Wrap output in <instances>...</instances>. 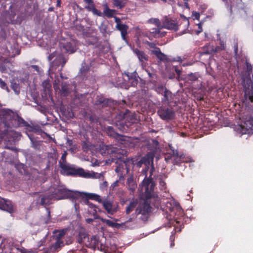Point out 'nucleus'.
<instances>
[{
	"mask_svg": "<svg viewBox=\"0 0 253 253\" xmlns=\"http://www.w3.org/2000/svg\"><path fill=\"white\" fill-rule=\"evenodd\" d=\"M153 170L154 167L152 165L150 171L149 177H146L140 185V192L144 195L146 200L143 201L142 203H140L136 208L135 214H132L131 217L124 222V224L126 226H131L130 228H133L140 221L147 220L150 211V206L148 200L151 199L150 202H153V200H155L157 201V203L155 204L156 206L159 207L160 200L154 191L155 184L151 178Z\"/></svg>",
	"mask_w": 253,
	"mask_h": 253,
	"instance_id": "obj_1",
	"label": "nucleus"
},
{
	"mask_svg": "<svg viewBox=\"0 0 253 253\" xmlns=\"http://www.w3.org/2000/svg\"><path fill=\"white\" fill-rule=\"evenodd\" d=\"M82 193L78 191L70 190L63 185H60L58 181L54 184L45 192L44 195H40L37 199V203L42 205L50 204L52 200H59L69 199L75 200L80 197Z\"/></svg>",
	"mask_w": 253,
	"mask_h": 253,
	"instance_id": "obj_2",
	"label": "nucleus"
},
{
	"mask_svg": "<svg viewBox=\"0 0 253 253\" xmlns=\"http://www.w3.org/2000/svg\"><path fill=\"white\" fill-rule=\"evenodd\" d=\"M100 152L103 156L108 154L111 155V162H115L116 164L115 170L119 176V180H124V175L128 172L129 168L133 164V159L123 158V155L120 154V150H112L111 146L107 145L102 146L100 149Z\"/></svg>",
	"mask_w": 253,
	"mask_h": 253,
	"instance_id": "obj_3",
	"label": "nucleus"
},
{
	"mask_svg": "<svg viewBox=\"0 0 253 253\" xmlns=\"http://www.w3.org/2000/svg\"><path fill=\"white\" fill-rule=\"evenodd\" d=\"M159 184L160 189L164 192L163 197L168 200L167 202L163 201V203L166 204V207L163 209L166 208V211L169 214L170 218L173 217V221L171 220V222L175 229H176L178 225L180 223V221L178 220V217L183 216V210L179 203L171 198L170 194L167 191L166 182L162 179H160Z\"/></svg>",
	"mask_w": 253,
	"mask_h": 253,
	"instance_id": "obj_4",
	"label": "nucleus"
},
{
	"mask_svg": "<svg viewBox=\"0 0 253 253\" xmlns=\"http://www.w3.org/2000/svg\"><path fill=\"white\" fill-rule=\"evenodd\" d=\"M67 153L65 152L62 155L61 160L59 162L60 167L63 173L67 175H78L85 178H100L102 176L101 173H98L92 171L85 170L83 168H76L69 165L65 162Z\"/></svg>",
	"mask_w": 253,
	"mask_h": 253,
	"instance_id": "obj_5",
	"label": "nucleus"
},
{
	"mask_svg": "<svg viewBox=\"0 0 253 253\" xmlns=\"http://www.w3.org/2000/svg\"><path fill=\"white\" fill-rule=\"evenodd\" d=\"M0 115L2 116L3 123L8 127H16L19 126H26L28 125L22 118L10 110H1Z\"/></svg>",
	"mask_w": 253,
	"mask_h": 253,
	"instance_id": "obj_6",
	"label": "nucleus"
},
{
	"mask_svg": "<svg viewBox=\"0 0 253 253\" xmlns=\"http://www.w3.org/2000/svg\"><path fill=\"white\" fill-rule=\"evenodd\" d=\"M48 59L49 61L53 59L48 70L49 75L52 79V74H55L56 71H61L62 70L66 63V60L63 57L62 54H57L56 52H54L49 55L48 57Z\"/></svg>",
	"mask_w": 253,
	"mask_h": 253,
	"instance_id": "obj_7",
	"label": "nucleus"
},
{
	"mask_svg": "<svg viewBox=\"0 0 253 253\" xmlns=\"http://www.w3.org/2000/svg\"><path fill=\"white\" fill-rule=\"evenodd\" d=\"M85 245L89 248L103 251L104 253H111V251H112V249L103 245L99 241V237L97 236H92L90 238L88 237L86 242H85Z\"/></svg>",
	"mask_w": 253,
	"mask_h": 253,
	"instance_id": "obj_8",
	"label": "nucleus"
},
{
	"mask_svg": "<svg viewBox=\"0 0 253 253\" xmlns=\"http://www.w3.org/2000/svg\"><path fill=\"white\" fill-rule=\"evenodd\" d=\"M235 129L240 136L244 134H249L253 131V119L251 117L246 118L244 122L235 126Z\"/></svg>",
	"mask_w": 253,
	"mask_h": 253,
	"instance_id": "obj_9",
	"label": "nucleus"
},
{
	"mask_svg": "<svg viewBox=\"0 0 253 253\" xmlns=\"http://www.w3.org/2000/svg\"><path fill=\"white\" fill-rule=\"evenodd\" d=\"M162 26L161 28L168 30L176 31L178 30V22L176 19H172L168 16H165L162 20Z\"/></svg>",
	"mask_w": 253,
	"mask_h": 253,
	"instance_id": "obj_10",
	"label": "nucleus"
},
{
	"mask_svg": "<svg viewBox=\"0 0 253 253\" xmlns=\"http://www.w3.org/2000/svg\"><path fill=\"white\" fill-rule=\"evenodd\" d=\"M158 114L163 120L171 119L174 116V112L171 109L165 107H161L158 111Z\"/></svg>",
	"mask_w": 253,
	"mask_h": 253,
	"instance_id": "obj_11",
	"label": "nucleus"
},
{
	"mask_svg": "<svg viewBox=\"0 0 253 253\" xmlns=\"http://www.w3.org/2000/svg\"><path fill=\"white\" fill-rule=\"evenodd\" d=\"M153 155L152 153H148L145 156L142 157L140 161L137 162H135L133 160L134 163L132 165H136L138 167H141L142 164H145L146 166L148 167V166L152 163L153 164Z\"/></svg>",
	"mask_w": 253,
	"mask_h": 253,
	"instance_id": "obj_12",
	"label": "nucleus"
},
{
	"mask_svg": "<svg viewBox=\"0 0 253 253\" xmlns=\"http://www.w3.org/2000/svg\"><path fill=\"white\" fill-rule=\"evenodd\" d=\"M63 49L65 51L69 53H73L75 52L77 49V43L75 41H72L66 43H61Z\"/></svg>",
	"mask_w": 253,
	"mask_h": 253,
	"instance_id": "obj_13",
	"label": "nucleus"
},
{
	"mask_svg": "<svg viewBox=\"0 0 253 253\" xmlns=\"http://www.w3.org/2000/svg\"><path fill=\"white\" fill-rule=\"evenodd\" d=\"M0 209L11 213L14 212V209L11 202L9 201L0 200Z\"/></svg>",
	"mask_w": 253,
	"mask_h": 253,
	"instance_id": "obj_14",
	"label": "nucleus"
},
{
	"mask_svg": "<svg viewBox=\"0 0 253 253\" xmlns=\"http://www.w3.org/2000/svg\"><path fill=\"white\" fill-rule=\"evenodd\" d=\"M84 204L88 206L87 211L89 215H92L94 218H97V207L93 204L90 203L88 199H84L83 201Z\"/></svg>",
	"mask_w": 253,
	"mask_h": 253,
	"instance_id": "obj_15",
	"label": "nucleus"
},
{
	"mask_svg": "<svg viewBox=\"0 0 253 253\" xmlns=\"http://www.w3.org/2000/svg\"><path fill=\"white\" fill-rule=\"evenodd\" d=\"M170 149L172 151V156L171 157L175 161L176 163H178V161H182L183 162H192L191 158H188L186 160H184L185 156L183 154H181L179 156L178 152L177 150L172 149L170 147Z\"/></svg>",
	"mask_w": 253,
	"mask_h": 253,
	"instance_id": "obj_16",
	"label": "nucleus"
},
{
	"mask_svg": "<svg viewBox=\"0 0 253 253\" xmlns=\"http://www.w3.org/2000/svg\"><path fill=\"white\" fill-rule=\"evenodd\" d=\"M101 203L108 213L113 214L116 211V210L113 208L112 201L105 199L104 200H102Z\"/></svg>",
	"mask_w": 253,
	"mask_h": 253,
	"instance_id": "obj_17",
	"label": "nucleus"
},
{
	"mask_svg": "<svg viewBox=\"0 0 253 253\" xmlns=\"http://www.w3.org/2000/svg\"><path fill=\"white\" fill-rule=\"evenodd\" d=\"M55 80L54 81V89L56 91H57V90H60L62 94H63L64 96L66 95L68 92L67 85L66 84H63L62 85L61 89L60 90V88H59V81L58 80V77L55 75Z\"/></svg>",
	"mask_w": 253,
	"mask_h": 253,
	"instance_id": "obj_18",
	"label": "nucleus"
},
{
	"mask_svg": "<svg viewBox=\"0 0 253 253\" xmlns=\"http://www.w3.org/2000/svg\"><path fill=\"white\" fill-rule=\"evenodd\" d=\"M77 233L78 237V242L85 244V242H86L87 238L88 237L87 236L85 229L80 228L77 230Z\"/></svg>",
	"mask_w": 253,
	"mask_h": 253,
	"instance_id": "obj_19",
	"label": "nucleus"
},
{
	"mask_svg": "<svg viewBox=\"0 0 253 253\" xmlns=\"http://www.w3.org/2000/svg\"><path fill=\"white\" fill-rule=\"evenodd\" d=\"M82 193V196L80 197H84L85 196L87 199H89L90 200H94L95 201L98 202L99 203L102 202V199L101 197L96 194L94 193H85V192H81Z\"/></svg>",
	"mask_w": 253,
	"mask_h": 253,
	"instance_id": "obj_20",
	"label": "nucleus"
},
{
	"mask_svg": "<svg viewBox=\"0 0 253 253\" xmlns=\"http://www.w3.org/2000/svg\"><path fill=\"white\" fill-rule=\"evenodd\" d=\"M219 44L220 46H216L215 48H213V47H211V45L209 44L208 47H210V48L208 49L207 53L208 54H211L212 53L217 52L219 51L224 50L225 49L226 44L225 42L221 40H219Z\"/></svg>",
	"mask_w": 253,
	"mask_h": 253,
	"instance_id": "obj_21",
	"label": "nucleus"
},
{
	"mask_svg": "<svg viewBox=\"0 0 253 253\" xmlns=\"http://www.w3.org/2000/svg\"><path fill=\"white\" fill-rule=\"evenodd\" d=\"M132 50L134 53L136 55L139 61L141 62L142 64L148 60L147 55L143 51H140L137 48H132Z\"/></svg>",
	"mask_w": 253,
	"mask_h": 253,
	"instance_id": "obj_22",
	"label": "nucleus"
},
{
	"mask_svg": "<svg viewBox=\"0 0 253 253\" xmlns=\"http://www.w3.org/2000/svg\"><path fill=\"white\" fill-rule=\"evenodd\" d=\"M64 243L61 240H57L56 242L50 248L48 253H54L58 252L60 248L63 247Z\"/></svg>",
	"mask_w": 253,
	"mask_h": 253,
	"instance_id": "obj_23",
	"label": "nucleus"
},
{
	"mask_svg": "<svg viewBox=\"0 0 253 253\" xmlns=\"http://www.w3.org/2000/svg\"><path fill=\"white\" fill-rule=\"evenodd\" d=\"M126 185L128 189L131 192H133L135 190V189L137 187V185L135 182L134 181L133 179V176L132 175L129 176L127 179Z\"/></svg>",
	"mask_w": 253,
	"mask_h": 253,
	"instance_id": "obj_24",
	"label": "nucleus"
},
{
	"mask_svg": "<svg viewBox=\"0 0 253 253\" xmlns=\"http://www.w3.org/2000/svg\"><path fill=\"white\" fill-rule=\"evenodd\" d=\"M162 28H163L161 27L153 28L151 30L150 33L153 35V36H154L155 38L163 37L165 36V35L166 34V32H161L160 30L162 29Z\"/></svg>",
	"mask_w": 253,
	"mask_h": 253,
	"instance_id": "obj_25",
	"label": "nucleus"
},
{
	"mask_svg": "<svg viewBox=\"0 0 253 253\" xmlns=\"http://www.w3.org/2000/svg\"><path fill=\"white\" fill-rule=\"evenodd\" d=\"M251 88L250 87L245 88V95L246 97H248L251 102H253V82L251 83Z\"/></svg>",
	"mask_w": 253,
	"mask_h": 253,
	"instance_id": "obj_26",
	"label": "nucleus"
},
{
	"mask_svg": "<svg viewBox=\"0 0 253 253\" xmlns=\"http://www.w3.org/2000/svg\"><path fill=\"white\" fill-rule=\"evenodd\" d=\"M100 220L103 223H106L108 226L118 228L120 227V225L118 223H115L113 221L109 219H104L103 218H99Z\"/></svg>",
	"mask_w": 253,
	"mask_h": 253,
	"instance_id": "obj_27",
	"label": "nucleus"
},
{
	"mask_svg": "<svg viewBox=\"0 0 253 253\" xmlns=\"http://www.w3.org/2000/svg\"><path fill=\"white\" fill-rule=\"evenodd\" d=\"M115 7L122 9L126 3L127 0H112Z\"/></svg>",
	"mask_w": 253,
	"mask_h": 253,
	"instance_id": "obj_28",
	"label": "nucleus"
},
{
	"mask_svg": "<svg viewBox=\"0 0 253 253\" xmlns=\"http://www.w3.org/2000/svg\"><path fill=\"white\" fill-rule=\"evenodd\" d=\"M116 28L121 31V35H127L128 27L124 24H119L116 25Z\"/></svg>",
	"mask_w": 253,
	"mask_h": 253,
	"instance_id": "obj_29",
	"label": "nucleus"
},
{
	"mask_svg": "<svg viewBox=\"0 0 253 253\" xmlns=\"http://www.w3.org/2000/svg\"><path fill=\"white\" fill-rule=\"evenodd\" d=\"M42 87L44 89L45 93H49L51 90V85L50 83V81L49 80H45L42 83Z\"/></svg>",
	"mask_w": 253,
	"mask_h": 253,
	"instance_id": "obj_30",
	"label": "nucleus"
},
{
	"mask_svg": "<svg viewBox=\"0 0 253 253\" xmlns=\"http://www.w3.org/2000/svg\"><path fill=\"white\" fill-rule=\"evenodd\" d=\"M137 205V200L131 201L129 203V205L126 207V213L129 214L136 207Z\"/></svg>",
	"mask_w": 253,
	"mask_h": 253,
	"instance_id": "obj_31",
	"label": "nucleus"
},
{
	"mask_svg": "<svg viewBox=\"0 0 253 253\" xmlns=\"http://www.w3.org/2000/svg\"><path fill=\"white\" fill-rule=\"evenodd\" d=\"M103 13L107 17H111L115 14L116 10L109 8L106 5L104 8Z\"/></svg>",
	"mask_w": 253,
	"mask_h": 253,
	"instance_id": "obj_32",
	"label": "nucleus"
},
{
	"mask_svg": "<svg viewBox=\"0 0 253 253\" xmlns=\"http://www.w3.org/2000/svg\"><path fill=\"white\" fill-rule=\"evenodd\" d=\"M28 68L30 71H36L37 74L39 75H41V74L42 73V69L37 65H31L28 67Z\"/></svg>",
	"mask_w": 253,
	"mask_h": 253,
	"instance_id": "obj_33",
	"label": "nucleus"
},
{
	"mask_svg": "<svg viewBox=\"0 0 253 253\" xmlns=\"http://www.w3.org/2000/svg\"><path fill=\"white\" fill-rule=\"evenodd\" d=\"M86 8H87L89 10L92 11V12L93 13V14H94L95 15H97L98 16H101V12L99 10H97L96 8H95L94 7V4H93L91 6H88L87 7H86Z\"/></svg>",
	"mask_w": 253,
	"mask_h": 253,
	"instance_id": "obj_34",
	"label": "nucleus"
},
{
	"mask_svg": "<svg viewBox=\"0 0 253 253\" xmlns=\"http://www.w3.org/2000/svg\"><path fill=\"white\" fill-rule=\"evenodd\" d=\"M153 52L160 60H163L165 59V55L161 52L159 49H156L153 51Z\"/></svg>",
	"mask_w": 253,
	"mask_h": 253,
	"instance_id": "obj_35",
	"label": "nucleus"
},
{
	"mask_svg": "<svg viewBox=\"0 0 253 253\" xmlns=\"http://www.w3.org/2000/svg\"><path fill=\"white\" fill-rule=\"evenodd\" d=\"M148 21L149 23L154 24L158 28L162 27V25H161L159 19L158 18H152L149 19Z\"/></svg>",
	"mask_w": 253,
	"mask_h": 253,
	"instance_id": "obj_36",
	"label": "nucleus"
},
{
	"mask_svg": "<svg viewBox=\"0 0 253 253\" xmlns=\"http://www.w3.org/2000/svg\"><path fill=\"white\" fill-rule=\"evenodd\" d=\"M126 75L132 85H135L137 84V80L136 79V77H132V76H130L128 73L126 74Z\"/></svg>",
	"mask_w": 253,
	"mask_h": 253,
	"instance_id": "obj_37",
	"label": "nucleus"
},
{
	"mask_svg": "<svg viewBox=\"0 0 253 253\" xmlns=\"http://www.w3.org/2000/svg\"><path fill=\"white\" fill-rule=\"evenodd\" d=\"M11 88L13 89V90L14 91V92L16 94H18L20 91L19 84L16 83L11 82Z\"/></svg>",
	"mask_w": 253,
	"mask_h": 253,
	"instance_id": "obj_38",
	"label": "nucleus"
},
{
	"mask_svg": "<svg viewBox=\"0 0 253 253\" xmlns=\"http://www.w3.org/2000/svg\"><path fill=\"white\" fill-rule=\"evenodd\" d=\"M170 95L171 93L167 89H165L164 93V98L162 100L164 101H169Z\"/></svg>",
	"mask_w": 253,
	"mask_h": 253,
	"instance_id": "obj_39",
	"label": "nucleus"
},
{
	"mask_svg": "<svg viewBox=\"0 0 253 253\" xmlns=\"http://www.w3.org/2000/svg\"><path fill=\"white\" fill-rule=\"evenodd\" d=\"M0 87L3 89L7 90V92H9V89L7 87L6 83L3 81L1 79H0Z\"/></svg>",
	"mask_w": 253,
	"mask_h": 253,
	"instance_id": "obj_40",
	"label": "nucleus"
},
{
	"mask_svg": "<svg viewBox=\"0 0 253 253\" xmlns=\"http://www.w3.org/2000/svg\"><path fill=\"white\" fill-rule=\"evenodd\" d=\"M84 151H87L90 149V144L88 142H84L82 145Z\"/></svg>",
	"mask_w": 253,
	"mask_h": 253,
	"instance_id": "obj_41",
	"label": "nucleus"
},
{
	"mask_svg": "<svg viewBox=\"0 0 253 253\" xmlns=\"http://www.w3.org/2000/svg\"><path fill=\"white\" fill-rule=\"evenodd\" d=\"M180 16L183 18V24H184V27L187 28L189 25L188 19L183 15H181Z\"/></svg>",
	"mask_w": 253,
	"mask_h": 253,
	"instance_id": "obj_42",
	"label": "nucleus"
},
{
	"mask_svg": "<svg viewBox=\"0 0 253 253\" xmlns=\"http://www.w3.org/2000/svg\"><path fill=\"white\" fill-rule=\"evenodd\" d=\"M246 67H247V71L248 72V74L250 75L251 73L252 72L253 68L251 64H250L249 62L247 61L246 62Z\"/></svg>",
	"mask_w": 253,
	"mask_h": 253,
	"instance_id": "obj_43",
	"label": "nucleus"
},
{
	"mask_svg": "<svg viewBox=\"0 0 253 253\" xmlns=\"http://www.w3.org/2000/svg\"><path fill=\"white\" fill-rule=\"evenodd\" d=\"M55 234V236H56V240L58 239L60 240V238L64 235V232L63 231L56 232Z\"/></svg>",
	"mask_w": 253,
	"mask_h": 253,
	"instance_id": "obj_44",
	"label": "nucleus"
},
{
	"mask_svg": "<svg viewBox=\"0 0 253 253\" xmlns=\"http://www.w3.org/2000/svg\"><path fill=\"white\" fill-rule=\"evenodd\" d=\"M84 65H85V64H82V66L80 69V74L81 75H83L88 70V67L87 66H84Z\"/></svg>",
	"mask_w": 253,
	"mask_h": 253,
	"instance_id": "obj_45",
	"label": "nucleus"
},
{
	"mask_svg": "<svg viewBox=\"0 0 253 253\" xmlns=\"http://www.w3.org/2000/svg\"><path fill=\"white\" fill-rule=\"evenodd\" d=\"M28 137H29V139H30V140L31 141V143L32 144L34 148H36L37 147V144L38 143V142H37L36 141H35L34 140V138L32 136H31L30 135H28Z\"/></svg>",
	"mask_w": 253,
	"mask_h": 253,
	"instance_id": "obj_46",
	"label": "nucleus"
},
{
	"mask_svg": "<svg viewBox=\"0 0 253 253\" xmlns=\"http://www.w3.org/2000/svg\"><path fill=\"white\" fill-rule=\"evenodd\" d=\"M18 250L20 251V253H35V252L32 250H28L23 248L20 249H18Z\"/></svg>",
	"mask_w": 253,
	"mask_h": 253,
	"instance_id": "obj_47",
	"label": "nucleus"
},
{
	"mask_svg": "<svg viewBox=\"0 0 253 253\" xmlns=\"http://www.w3.org/2000/svg\"><path fill=\"white\" fill-rule=\"evenodd\" d=\"M99 29L101 33H105L106 32L107 26L103 23H101L99 26Z\"/></svg>",
	"mask_w": 253,
	"mask_h": 253,
	"instance_id": "obj_48",
	"label": "nucleus"
},
{
	"mask_svg": "<svg viewBox=\"0 0 253 253\" xmlns=\"http://www.w3.org/2000/svg\"><path fill=\"white\" fill-rule=\"evenodd\" d=\"M107 186H108V183L107 181H105L100 184V188L101 190H104V189H106L107 187Z\"/></svg>",
	"mask_w": 253,
	"mask_h": 253,
	"instance_id": "obj_49",
	"label": "nucleus"
},
{
	"mask_svg": "<svg viewBox=\"0 0 253 253\" xmlns=\"http://www.w3.org/2000/svg\"><path fill=\"white\" fill-rule=\"evenodd\" d=\"M120 180H119V179L116 181H115L111 186V187L112 188V189L113 190L114 189V188H115L116 187L118 186V183H119V182L120 181Z\"/></svg>",
	"mask_w": 253,
	"mask_h": 253,
	"instance_id": "obj_50",
	"label": "nucleus"
},
{
	"mask_svg": "<svg viewBox=\"0 0 253 253\" xmlns=\"http://www.w3.org/2000/svg\"><path fill=\"white\" fill-rule=\"evenodd\" d=\"M192 16L194 17L195 19H199L200 18V14L197 12H193L192 13Z\"/></svg>",
	"mask_w": 253,
	"mask_h": 253,
	"instance_id": "obj_51",
	"label": "nucleus"
},
{
	"mask_svg": "<svg viewBox=\"0 0 253 253\" xmlns=\"http://www.w3.org/2000/svg\"><path fill=\"white\" fill-rule=\"evenodd\" d=\"M84 1H85V3L90 5V6H91L93 4V0H84Z\"/></svg>",
	"mask_w": 253,
	"mask_h": 253,
	"instance_id": "obj_52",
	"label": "nucleus"
},
{
	"mask_svg": "<svg viewBox=\"0 0 253 253\" xmlns=\"http://www.w3.org/2000/svg\"><path fill=\"white\" fill-rule=\"evenodd\" d=\"M115 22L117 23L116 25H118L119 24H122L121 21V20H120V19L119 18H118L117 17H115Z\"/></svg>",
	"mask_w": 253,
	"mask_h": 253,
	"instance_id": "obj_53",
	"label": "nucleus"
},
{
	"mask_svg": "<svg viewBox=\"0 0 253 253\" xmlns=\"http://www.w3.org/2000/svg\"><path fill=\"white\" fill-rule=\"evenodd\" d=\"M164 87L163 86H161L160 87H159L157 89V91L158 92V93H161V91H163L164 90Z\"/></svg>",
	"mask_w": 253,
	"mask_h": 253,
	"instance_id": "obj_54",
	"label": "nucleus"
},
{
	"mask_svg": "<svg viewBox=\"0 0 253 253\" xmlns=\"http://www.w3.org/2000/svg\"><path fill=\"white\" fill-rule=\"evenodd\" d=\"M73 253H85V252L84 250H78L75 251Z\"/></svg>",
	"mask_w": 253,
	"mask_h": 253,
	"instance_id": "obj_55",
	"label": "nucleus"
},
{
	"mask_svg": "<svg viewBox=\"0 0 253 253\" xmlns=\"http://www.w3.org/2000/svg\"><path fill=\"white\" fill-rule=\"evenodd\" d=\"M190 79L193 80V81H194V80H196V77H195V75H194L193 74H191L190 75Z\"/></svg>",
	"mask_w": 253,
	"mask_h": 253,
	"instance_id": "obj_56",
	"label": "nucleus"
},
{
	"mask_svg": "<svg viewBox=\"0 0 253 253\" xmlns=\"http://www.w3.org/2000/svg\"><path fill=\"white\" fill-rule=\"evenodd\" d=\"M93 219L92 218H87L86 219V221L88 223H90L93 221Z\"/></svg>",
	"mask_w": 253,
	"mask_h": 253,
	"instance_id": "obj_57",
	"label": "nucleus"
},
{
	"mask_svg": "<svg viewBox=\"0 0 253 253\" xmlns=\"http://www.w3.org/2000/svg\"><path fill=\"white\" fill-rule=\"evenodd\" d=\"M175 71L176 72V73L178 75H179L180 73H181V71L180 69H178V68H175Z\"/></svg>",
	"mask_w": 253,
	"mask_h": 253,
	"instance_id": "obj_58",
	"label": "nucleus"
},
{
	"mask_svg": "<svg viewBox=\"0 0 253 253\" xmlns=\"http://www.w3.org/2000/svg\"><path fill=\"white\" fill-rule=\"evenodd\" d=\"M188 1H184V5H185V6L186 8H189V5H188Z\"/></svg>",
	"mask_w": 253,
	"mask_h": 253,
	"instance_id": "obj_59",
	"label": "nucleus"
},
{
	"mask_svg": "<svg viewBox=\"0 0 253 253\" xmlns=\"http://www.w3.org/2000/svg\"><path fill=\"white\" fill-rule=\"evenodd\" d=\"M126 35H121L122 38L123 40H124L126 42Z\"/></svg>",
	"mask_w": 253,
	"mask_h": 253,
	"instance_id": "obj_60",
	"label": "nucleus"
},
{
	"mask_svg": "<svg viewBox=\"0 0 253 253\" xmlns=\"http://www.w3.org/2000/svg\"><path fill=\"white\" fill-rule=\"evenodd\" d=\"M198 25H199V28L200 30L197 32V34H199L200 32H201L202 31L201 24H199Z\"/></svg>",
	"mask_w": 253,
	"mask_h": 253,
	"instance_id": "obj_61",
	"label": "nucleus"
},
{
	"mask_svg": "<svg viewBox=\"0 0 253 253\" xmlns=\"http://www.w3.org/2000/svg\"><path fill=\"white\" fill-rule=\"evenodd\" d=\"M148 2L151 3H155L157 0H148Z\"/></svg>",
	"mask_w": 253,
	"mask_h": 253,
	"instance_id": "obj_62",
	"label": "nucleus"
},
{
	"mask_svg": "<svg viewBox=\"0 0 253 253\" xmlns=\"http://www.w3.org/2000/svg\"><path fill=\"white\" fill-rule=\"evenodd\" d=\"M187 32H188V30L187 29H184L183 30V31L182 32V33L181 34V35L187 33Z\"/></svg>",
	"mask_w": 253,
	"mask_h": 253,
	"instance_id": "obj_63",
	"label": "nucleus"
},
{
	"mask_svg": "<svg viewBox=\"0 0 253 253\" xmlns=\"http://www.w3.org/2000/svg\"><path fill=\"white\" fill-rule=\"evenodd\" d=\"M0 253H7L5 251H4L2 249H0Z\"/></svg>",
	"mask_w": 253,
	"mask_h": 253,
	"instance_id": "obj_64",
	"label": "nucleus"
}]
</instances>
